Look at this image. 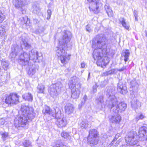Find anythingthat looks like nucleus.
Instances as JSON below:
<instances>
[{"label": "nucleus", "instance_id": "obj_9", "mask_svg": "<svg viewBox=\"0 0 147 147\" xmlns=\"http://www.w3.org/2000/svg\"><path fill=\"white\" fill-rule=\"evenodd\" d=\"M32 119H28V117L21 115L14 120L15 125L16 127H24Z\"/></svg>", "mask_w": 147, "mask_h": 147}, {"label": "nucleus", "instance_id": "obj_30", "mask_svg": "<svg viewBox=\"0 0 147 147\" xmlns=\"http://www.w3.org/2000/svg\"><path fill=\"white\" fill-rule=\"evenodd\" d=\"M145 117L144 115L142 114H140L136 116L135 117L136 121H138L140 119H142L145 118Z\"/></svg>", "mask_w": 147, "mask_h": 147}, {"label": "nucleus", "instance_id": "obj_27", "mask_svg": "<svg viewBox=\"0 0 147 147\" xmlns=\"http://www.w3.org/2000/svg\"><path fill=\"white\" fill-rule=\"evenodd\" d=\"M103 96L102 95H100L98 97H97L96 99V101L98 104H102L103 103L104 101L103 100Z\"/></svg>", "mask_w": 147, "mask_h": 147}, {"label": "nucleus", "instance_id": "obj_39", "mask_svg": "<svg viewBox=\"0 0 147 147\" xmlns=\"http://www.w3.org/2000/svg\"><path fill=\"white\" fill-rule=\"evenodd\" d=\"M55 147H67V146L65 145L62 143H60L59 144H56L55 146Z\"/></svg>", "mask_w": 147, "mask_h": 147}, {"label": "nucleus", "instance_id": "obj_32", "mask_svg": "<svg viewBox=\"0 0 147 147\" xmlns=\"http://www.w3.org/2000/svg\"><path fill=\"white\" fill-rule=\"evenodd\" d=\"M137 83L135 79H133L132 80L130 83V85L132 87H134L137 84Z\"/></svg>", "mask_w": 147, "mask_h": 147}, {"label": "nucleus", "instance_id": "obj_3", "mask_svg": "<svg viewBox=\"0 0 147 147\" xmlns=\"http://www.w3.org/2000/svg\"><path fill=\"white\" fill-rule=\"evenodd\" d=\"M28 55L26 53H21L19 57V62L21 65L23 66L28 65L29 69L28 74L30 76L33 75L36 72V69L34 65H29V61L30 58L34 62H36L39 57L38 53L36 50L32 49L29 52Z\"/></svg>", "mask_w": 147, "mask_h": 147}, {"label": "nucleus", "instance_id": "obj_5", "mask_svg": "<svg viewBox=\"0 0 147 147\" xmlns=\"http://www.w3.org/2000/svg\"><path fill=\"white\" fill-rule=\"evenodd\" d=\"M69 85L71 89V97L74 99L78 98L80 93L81 86L79 79L76 76L73 77L69 80Z\"/></svg>", "mask_w": 147, "mask_h": 147}, {"label": "nucleus", "instance_id": "obj_58", "mask_svg": "<svg viewBox=\"0 0 147 147\" xmlns=\"http://www.w3.org/2000/svg\"><path fill=\"white\" fill-rule=\"evenodd\" d=\"M16 55V54H15V56Z\"/></svg>", "mask_w": 147, "mask_h": 147}, {"label": "nucleus", "instance_id": "obj_48", "mask_svg": "<svg viewBox=\"0 0 147 147\" xmlns=\"http://www.w3.org/2000/svg\"><path fill=\"white\" fill-rule=\"evenodd\" d=\"M81 68H84L85 67L86 64L84 62H82L81 63Z\"/></svg>", "mask_w": 147, "mask_h": 147}, {"label": "nucleus", "instance_id": "obj_55", "mask_svg": "<svg viewBox=\"0 0 147 147\" xmlns=\"http://www.w3.org/2000/svg\"><path fill=\"white\" fill-rule=\"evenodd\" d=\"M14 54H15V53H14V51H12L11 53L10 54V55Z\"/></svg>", "mask_w": 147, "mask_h": 147}, {"label": "nucleus", "instance_id": "obj_8", "mask_svg": "<svg viewBox=\"0 0 147 147\" xmlns=\"http://www.w3.org/2000/svg\"><path fill=\"white\" fill-rule=\"evenodd\" d=\"M21 115L28 117V119H33L34 116V109L32 107H29L24 104L22 105Z\"/></svg>", "mask_w": 147, "mask_h": 147}, {"label": "nucleus", "instance_id": "obj_23", "mask_svg": "<svg viewBox=\"0 0 147 147\" xmlns=\"http://www.w3.org/2000/svg\"><path fill=\"white\" fill-rule=\"evenodd\" d=\"M120 22L121 23L122 25L126 29L128 30L129 29V26L127 25L125 22V20L123 18H120L119 19Z\"/></svg>", "mask_w": 147, "mask_h": 147}, {"label": "nucleus", "instance_id": "obj_49", "mask_svg": "<svg viewBox=\"0 0 147 147\" xmlns=\"http://www.w3.org/2000/svg\"><path fill=\"white\" fill-rule=\"evenodd\" d=\"M38 30L39 31H43L44 30V28L42 27H40H40L38 28Z\"/></svg>", "mask_w": 147, "mask_h": 147}, {"label": "nucleus", "instance_id": "obj_37", "mask_svg": "<svg viewBox=\"0 0 147 147\" xmlns=\"http://www.w3.org/2000/svg\"><path fill=\"white\" fill-rule=\"evenodd\" d=\"M47 19L49 20L50 18L51 15V11L50 9L47 10Z\"/></svg>", "mask_w": 147, "mask_h": 147}, {"label": "nucleus", "instance_id": "obj_44", "mask_svg": "<svg viewBox=\"0 0 147 147\" xmlns=\"http://www.w3.org/2000/svg\"><path fill=\"white\" fill-rule=\"evenodd\" d=\"M127 92L126 89L124 90L123 88L121 89V92L123 94H125L127 93Z\"/></svg>", "mask_w": 147, "mask_h": 147}, {"label": "nucleus", "instance_id": "obj_31", "mask_svg": "<svg viewBox=\"0 0 147 147\" xmlns=\"http://www.w3.org/2000/svg\"><path fill=\"white\" fill-rule=\"evenodd\" d=\"M31 142L28 140H25L23 143V145L25 147H28L31 146Z\"/></svg>", "mask_w": 147, "mask_h": 147}, {"label": "nucleus", "instance_id": "obj_35", "mask_svg": "<svg viewBox=\"0 0 147 147\" xmlns=\"http://www.w3.org/2000/svg\"><path fill=\"white\" fill-rule=\"evenodd\" d=\"M86 28V31L89 32H91L92 31V28L89 25H87Z\"/></svg>", "mask_w": 147, "mask_h": 147}, {"label": "nucleus", "instance_id": "obj_22", "mask_svg": "<svg viewBox=\"0 0 147 147\" xmlns=\"http://www.w3.org/2000/svg\"><path fill=\"white\" fill-rule=\"evenodd\" d=\"M88 125V121L86 119H83L79 124V126L82 129H86Z\"/></svg>", "mask_w": 147, "mask_h": 147}, {"label": "nucleus", "instance_id": "obj_15", "mask_svg": "<svg viewBox=\"0 0 147 147\" xmlns=\"http://www.w3.org/2000/svg\"><path fill=\"white\" fill-rule=\"evenodd\" d=\"M30 0H14L13 3L15 7L17 8L28 5L30 3Z\"/></svg>", "mask_w": 147, "mask_h": 147}, {"label": "nucleus", "instance_id": "obj_10", "mask_svg": "<svg viewBox=\"0 0 147 147\" xmlns=\"http://www.w3.org/2000/svg\"><path fill=\"white\" fill-rule=\"evenodd\" d=\"M42 112L44 114H47L56 118H58L61 117V111L60 109L57 107H55L54 110L50 109L48 107H46L42 110Z\"/></svg>", "mask_w": 147, "mask_h": 147}, {"label": "nucleus", "instance_id": "obj_50", "mask_svg": "<svg viewBox=\"0 0 147 147\" xmlns=\"http://www.w3.org/2000/svg\"><path fill=\"white\" fill-rule=\"evenodd\" d=\"M120 142V141H119V140L117 141L115 143V146H118V144H119V143Z\"/></svg>", "mask_w": 147, "mask_h": 147}, {"label": "nucleus", "instance_id": "obj_24", "mask_svg": "<svg viewBox=\"0 0 147 147\" xmlns=\"http://www.w3.org/2000/svg\"><path fill=\"white\" fill-rule=\"evenodd\" d=\"M45 89V86L42 84H39L37 89V91L38 92L40 93H42L44 92Z\"/></svg>", "mask_w": 147, "mask_h": 147}, {"label": "nucleus", "instance_id": "obj_52", "mask_svg": "<svg viewBox=\"0 0 147 147\" xmlns=\"http://www.w3.org/2000/svg\"><path fill=\"white\" fill-rule=\"evenodd\" d=\"M138 16L135 17V20L136 21H138Z\"/></svg>", "mask_w": 147, "mask_h": 147}, {"label": "nucleus", "instance_id": "obj_51", "mask_svg": "<svg viewBox=\"0 0 147 147\" xmlns=\"http://www.w3.org/2000/svg\"><path fill=\"white\" fill-rule=\"evenodd\" d=\"M115 141V140H114V139H113V140L111 142V143L110 144V145H112L114 144V142Z\"/></svg>", "mask_w": 147, "mask_h": 147}, {"label": "nucleus", "instance_id": "obj_1", "mask_svg": "<svg viewBox=\"0 0 147 147\" xmlns=\"http://www.w3.org/2000/svg\"><path fill=\"white\" fill-rule=\"evenodd\" d=\"M106 39L102 35H97L92 41V47L94 49L93 53V57L95 60H97V64L102 67L107 64L102 58L103 53L105 54L107 51L106 46Z\"/></svg>", "mask_w": 147, "mask_h": 147}, {"label": "nucleus", "instance_id": "obj_20", "mask_svg": "<svg viewBox=\"0 0 147 147\" xmlns=\"http://www.w3.org/2000/svg\"><path fill=\"white\" fill-rule=\"evenodd\" d=\"M22 97L25 100L32 101L33 100V96L30 93H27L22 95Z\"/></svg>", "mask_w": 147, "mask_h": 147}, {"label": "nucleus", "instance_id": "obj_29", "mask_svg": "<svg viewBox=\"0 0 147 147\" xmlns=\"http://www.w3.org/2000/svg\"><path fill=\"white\" fill-rule=\"evenodd\" d=\"M61 135L62 137L65 139H69L70 136L68 133L66 132H63L61 134Z\"/></svg>", "mask_w": 147, "mask_h": 147}, {"label": "nucleus", "instance_id": "obj_47", "mask_svg": "<svg viewBox=\"0 0 147 147\" xmlns=\"http://www.w3.org/2000/svg\"><path fill=\"white\" fill-rule=\"evenodd\" d=\"M138 13L137 11L135 10L134 11V17L138 16Z\"/></svg>", "mask_w": 147, "mask_h": 147}, {"label": "nucleus", "instance_id": "obj_25", "mask_svg": "<svg viewBox=\"0 0 147 147\" xmlns=\"http://www.w3.org/2000/svg\"><path fill=\"white\" fill-rule=\"evenodd\" d=\"M105 8L108 15L109 16H112L113 12L110 7L108 5H106L105 6Z\"/></svg>", "mask_w": 147, "mask_h": 147}, {"label": "nucleus", "instance_id": "obj_2", "mask_svg": "<svg viewBox=\"0 0 147 147\" xmlns=\"http://www.w3.org/2000/svg\"><path fill=\"white\" fill-rule=\"evenodd\" d=\"M71 37V33L70 32L65 31L62 38L59 41V46L57 47L56 54L63 63L65 64L69 60L71 55H67L63 48L67 47V43L70 41Z\"/></svg>", "mask_w": 147, "mask_h": 147}, {"label": "nucleus", "instance_id": "obj_36", "mask_svg": "<svg viewBox=\"0 0 147 147\" xmlns=\"http://www.w3.org/2000/svg\"><path fill=\"white\" fill-rule=\"evenodd\" d=\"M33 24L36 26H39V21L36 18H34L33 19Z\"/></svg>", "mask_w": 147, "mask_h": 147}, {"label": "nucleus", "instance_id": "obj_57", "mask_svg": "<svg viewBox=\"0 0 147 147\" xmlns=\"http://www.w3.org/2000/svg\"><path fill=\"white\" fill-rule=\"evenodd\" d=\"M4 124H3V123H1V125H3Z\"/></svg>", "mask_w": 147, "mask_h": 147}, {"label": "nucleus", "instance_id": "obj_33", "mask_svg": "<svg viewBox=\"0 0 147 147\" xmlns=\"http://www.w3.org/2000/svg\"><path fill=\"white\" fill-rule=\"evenodd\" d=\"M5 16L2 12L0 11V23H1L5 19Z\"/></svg>", "mask_w": 147, "mask_h": 147}, {"label": "nucleus", "instance_id": "obj_18", "mask_svg": "<svg viewBox=\"0 0 147 147\" xmlns=\"http://www.w3.org/2000/svg\"><path fill=\"white\" fill-rule=\"evenodd\" d=\"M65 109V112L67 114H69L73 113L74 107L73 105L69 103L66 105Z\"/></svg>", "mask_w": 147, "mask_h": 147}, {"label": "nucleus", "instance_id": "obj_17", "mask_svg": "<svg viewBox=\"0 0 147 147\" xmlns=\"http://www.w3.org/2000/svg\"><path fill=\"white\" fill-rule=\"evenodd\" d=\"M61 117L58 118H56L57 120L56 122V123L58 126L59 127H62L65 126L66 125V121L65 118L60 119Z\"/></svg>", "mask_w": 147, "mask_h": 147}, {"label": "nucleus", "instance_id": "obj_26", "mask_svg": "<svg viewBox=\"0 0 147 147\" xmlns=\"http://www.w3.org/2000/svg\"><path fill=\"white\" fill-rule=\"evenodd\" d=\"M115 69H113L108 71H106L103 73L102 74V76H107L109 75L115 73Z\"/></svg>", "mask_w": 147, "mask_h": 147}, {"label": "nucleus", "instance_id": "obj_43", "mask_svg": "<svg viewBox=\"0 0 147 147\" xmlns=\"http://www.w3.org/2000/svg\"><path fill=\"white\" fill-rule=\"evenodd\" d=\"M86 98H87L86 96V95L84 96V97H83V99L84 100V102H82L81 103V107H80V105H79V107H80V108L82 107L81 106H82V105H83L84 104L85 102V101H86Z\"/></svg>", "mask_w": 147, "mask_h": 147}, {"label": "nucleus", "instance_id": "obj_16", "mask_svg": "<svg viewBox=\"0 0 147 147\" xmlns=\"http://www.w3.org/2000/svg\"><path fill=\"white\" fill-rule=\"evenodd\" d=\"M111 122L115 123H119L121 120V117L118 114L112 115L109 117Z\"/></svg>", "mask_w": 147, "mask_h": 147}, {"label": "nucleus", "instance_id": "obj_53", "mask_svg": "<svg viewBox=\"0 0 147 147\" xmlns=\"http://www.w3.org/2000/svg\"><path fill=\"white\" fill-rule=\"evenodd\" d=\"M145 34L146 37H147V30L145 31Z\"/></svg>", "mask_w": 147, "mask_h": 147}, {"label": "nucleus", "instance_id": "obj_6", "mask_svg": "<svg viewBox=\"0 0 147 147\" xmlns=\"http://www.w3.org/2000/svg\"><path fill=\"white\" fill-rule=\"evenodd\" d=\"M139 140L136 133L133 131L128 132L125 137L126 143L127 145L131 146L136 144Z\"/></svg>", "mask_w": 147, "mask_h": 147}, {"label": "nucleus", "instance_id": "obj_12", "mask_svg": "<svg viewBox=\"0 0 147 147\" xmlns=\"http://www.w3.org/2000/svg\"><path fill=\"white\" fill-rule=\"evenodd\" d=\"M19 96L17 94L11 93L5 99V103L10 105H16L19 102Z\"/></svg>", "mask_w": 147, "mask_h": 147}, {"label": "nucleus", "instance_id": "obj_21", "mask_svg": "<svg viewBox=\"0 0 147 147\" xmlns=\"http://www.w3.org/2000/svg\"><path fill=\"white\" fill-rule=\"evenodd\" d=\"M122 55L124 57V60L125 62L127 61L129 59V56L130 55V53L129 50L126 49L123 51Z\"/></svg>", "mask_w": 147, "mask_h": 147}, {"label": "nucleus", "instance_id": "obj_40", "mask_svg": "<svg viewBox=\"0 0 147 147\" xmlns=\"http://www.w3.org/2000/svg\"><path fill=\"white\" fill-rule=\"evenodd\" d=\"M98 87V86L96 84H95L94 86L93 87V91L94 93L96 92L97 91V89Z\"/></svg>", "mask_w": 147, "mask_h": 147}, {"label": "nucleus", "instance_id": "obj_11", "mask_svg": "<svg viewBox=\"0 0 147 147\" xmlns=\"http://www.w3.org/2000/svg\"><path fill=\"white\" fill-rule=\"evenodd\" d=\"M62 87V85L60 82H58L51 86L49 90L51 95L54 98L56 97L59 94L60 90Z\"/></svg>", "mask_w": 147, "mask_h": 147}, {"label": "nucleus", "instance_id": "obj_19", "mask_svg": "<svg viewBox=\"0 0 147 147\" xmlns=\"http://www.w3.org/2000/svg\"><path fill=\"white\" fill-rule=\"evenodd\" d=\"M131 106L134 109H138L141 107V103L138 100H134L131 102Z\"/></svg>", "mask_w": 147, "mask_h": 147}, {"label": "nucleus", "instance_id": "obj_7", "mask_svg": "<svg viewBox=\"0 0 147 147\" xmlns=\"http://www.w3.org/2000/svg\"><path fill=\"white\" fill-rule=\"evenodd\" d=\"M87 0L90 3L89 5L90 10L94 13H98L100 9L102 6V4L99 2L100 0Z\"/></svg>", "mask_w": 147, "mask_h": 147}, {"label": "nucleus", "instance_id": "obj_13", "mask_svg": "<svg viewBox=\"0 0 147 147\" xmlns=\"http://www.w3.org/2000/svg\"><path fill=\"white\" fill-rule=\"evenodd\" d=\"M89 135L87 140L88 142L94 144L97 143L98 140L96 139L97 137L98 133L95 129H90L89 131Z\"/></svg>", "mask_w": 147, "mask_h": 147}, {"label": "nucleus", "instance_id": "obj_28", "mask_svg": "<svg viewBox=\"0 0 147 147\" xmlns=\"http://www.w3.org/2000/svg\"><path fill=\"white\" fill-rule=\"evenodd\" d=\"M1 65L4 69L6 70L9 65V63L7 61H2L1 62Z\"/></svg>", "mask_w": 147, "mask_h": 147}, {"label": "nucleus", "instance_id": "obj_54", "mask_svg": "<svg viewBox=\"0 0 147 147\" xmlns=\"http://www.w3.org/2000/svg\"><path fill=\"white\" fill-rule=\"evenodd\" d=\"M121 147H127L126 145H124L122 146Z\"/></svg>", "mask_w": 147, "mask_h": 147}, {"label": "nucleus", "instance_id": "obj_42", "mask_svg": "<svg viewBox=\"0 0 147 147\" xmlns=\"http://www.w3.org/2000/svg\"><path fill=\"white\" fill-rule=\"evenodd\" d=\"M121 134L119 133H117L115 135L114 139V140H117L121 136Z\"/></svg>", "mask_w": 147, "mask_h": 147}, {"label": "nucleus", "instance_id": "obj_46", "mask_svg": "<svg viewBox=\"0 0 147 147\" xmlns=\"http://www.w3.org/2000/svg\"><path fill=\"white\" fill-rule=\"evenodd\" d=\"M7 136V134L6 133H4L2 134V138L5 139Z\"/></svg>", "mask_w": 147, "mask_h": 147}, {"label": "nucleus", "instance_id": "obj_4", "mask_svg": "<svg viewBox=\"0 0 147 147\" xmlns=\"http://www.w3.org/2000/svg\"><path fill=\"white\" fill-rule=\"evenodd\" d=\"M113 90L108 92L107 95L111 100V104L109 105V107L112 109L113 111L115 113L122 112L124 111L127 107L126 105L123 102H119L115 95Z\"/></svg>", "mask_w": 147, "mask_h": 147}, {"label": "nucleus", "instance_id": "obj_56", "mask_svg": "<svg viewBox=\"0 0 147 147\" xmlns=\"http://www.w3.org/2000/svg\"><path fill=\"white\" fill-rule=\"evenodd\" d=\"M90 73L89 72V74H88V77H90Z\"/></svg>", "mask_w": 147, "mask_h": 147}, {"label": "nucleus", "instance_id": "obj_14", "mask_svg": "<svg viewBox=\"0 0 147 147\" xmlns=\"http://www.w3.org/2000/svg\"><path fill=\"white\" fill-rule=\"evenodd\" d=\"M138 137L140 140H146L147 137V128L142 127L140 128L139 131Z\"/></svg>", "mask_w": 147, "mask_h": 147}, {"label": "nucleus", "instance_id": "obj_45", "mask_svg": "<svg viewBox=\"0 0 147 147\" xmlns=\"http://www.w3.org/2000/svg\"><path fill=\"white\" fill-rule=\"evenodd\" d=\"M126 66H123L121 69H118L117 70L119 71H122L126 69Z\"/></svg>", "mask_w": 147, "mask_h": 147}, {"label": "nucleus", "instance_id": "obj_34", "mask_svg": "<svg viewBox=\"0 0 147 147\" xmlns=\"http://www.w3.org/2000/svg\"><path fill=\"white\" fill-rule=\"evenodd\" d=\"M33 11L34 13H36L39 10V8L36 5H34L32 7Z\"/></svg>", "mask_w": 147, "mask_h": 147}, {"label": "nucleus", "instance_id": "obj_41", "mask_svg": "<svg viewBox=\"0 0 147 147\" xmlns=\"http://www.w3.org/2000/svg\"><path fill=\"white\" fill-rule=\"evenodd\" d=\"M24 44L25 47L27 49L30 48V45H29L25 41L24 42Z\"/></svg>", "mask_w": 147, "mask_h": 147}, {"label": "nucleus", "instance_id": "obj_38", "mask_svg": "<svg viewBox=\"0 0 147 147\" xmlns=\"http://www.w3.org/2000/svg\"><path fill=\"white\" fill-rule=\"evenodd\" d=\"M5 34V29L1 27H0V35H3Z\"/></svg>", "mask_w": 147, "mask_h": 147}]
</instances>
